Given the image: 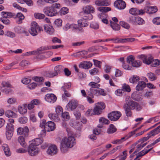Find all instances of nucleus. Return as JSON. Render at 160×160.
I'll return each instance as SVG.
<instances>
[{"label":"nucleus","mask_w":160,"mask_h":160,"mask_svg":"<svg viewBox=\"0 0 160 160\" xmlns=\"http://www.w3.org/2000/svg\"><path fill=\"white\" fill-rule=\"evenodd\" d=\"M76 141L74 138L72 136H69L68 137H65L62 139L60 148L62 153L66 152L68 148H71L75 145Z\"/></svg>","instance_id":"nucleus-1"},{"label":"nucleus","mask_w":160,"mask_h":160,"mask_svg":"<svg viewBox=\"0 0 160 160\" xmlns=\"http://www.w3.org/2000/svg\"><path fill=\"white\" fill-rule=\"evenodd\" d=\"M65 31L68 30L69 29L71 28L72 30L75 31L78 33H82L84 32V30L81 27H79L76 24H70L69 23L66 24L63 28Z\"/></svg>","instance_id":"nucleus-2"},{"label":"nucleus","mask_w":160,"mask_h":160,"mask_svg":"<svg viewBox=\"0 0 160 160\" xmlns=\"http://www.w3.org/2000/svg\"><path fill=\"white\" fill-rule=\"evenodd\" d=\"M41 28L38 25L37 23L35 22H32L30 28L28 31L33 36H36L38 33V31H41Z\"/></svg>","instance_id":"nucleus-3"},{"label":"nucleus","mask_w":160,"mask_h":160,"mask_svg":"<svg viewBox=\"0 0 160 160\" xmlns=\"http://www.w3.org/2000/svg\"><path fill=\"white\" fill-rule=\"evenodd\" d=\"M88 96L92 98L93 97V95L97 96L99 95L105 96L106 95L104 90L101 88L98 89H92V88H91L90 89V91H88Z\"/></svg>","instance_id":"nucleus-4"},{"label":"nucleus","mask_w":160,"mask_h":160,"mask_svg":"<svg viewBox=\"0 0 160 160\" xmlns=\"http://www.w3.org/2000/svg\"><path fill=\"white\" fill-rule=\"evenodd\" d=\"M43 12L46 15L49 17L55 16L58 14L57 10L51 6L45 7L43 9Z\"/></svg>","instance_id":"nucleus-5"},{"label":"nucleus","mask_w":160,"mask_h":160,"mask_svg":"<svg viewBox=\"0 0 160 160\" xmlns=\"http://www.w3.org/2000/svg\"><path fill=\"white\" fill-rule=\"evenodd\" d=\"M105 107V104L102 102H98L95 104V107L93 109L95 115L100 114L102 112V110Z\"/></svg>","instance_id":"nucleus-6"},{"label":"nucleus","mask_w":160,"mask_h":160,"mask_svg":"<svg viewBox=\"0 0 160 160\" xmlns=\"http://www.w3.org/2000/svg\"><path fill=\"white\" fill-rule=\"evenodd\" d=\"M28 152L30 156H34L38 153L39 149L36 146L30 143L28 148Z\"/></svg>","instance_id":"nucleus-7"},{"label":"nucleus","mask_w":160,"mask_h":160,"mask_svg":"<svg viewBox=\"0 0 160 160\" xmlns=\"http://www.w3.org/2000/svg\"><path fill=\"white\" fill-rule=\"evenodd\" d=\"M64 69V67L62 65L56 66L54 69L53 72H50L48 73L49 76L50 77H53L58 75V73L62 72Z\"/></svg>","instance_id":"nucleus-8"},{"label":"nucleus","mask_w":160,"mask_h":160,"mask_svg":"<svg viewBox=\"0 0 160 160\" xmlns=\"http://www.w3.org/2000/svg\"><path fill=\"white\" fill-rule=\"evenodd\" d=\"M121 112L118 111H114L109 113L108 115V118L111 120L116 121L121 116Z\"/></svg>","instance_id":"nucleus-9"},{"label":"nucleus","mask_w":160,"mask_h":160,"mask_svg":"<svg viewBox=\"0 0 160 160\" xmlns=\"http://www.w3.org/2000/svg\"><path fill=\"white\" fill-rule=\"evenodd\" d=\"M138 57V58L141 59L144 63L148 65L151 64L153 61V58L150 55L146 56L144 55H141Z\"/></svg>","instance_id":"nucleus-10"},{"label":"nucleus","mask_w":160,"mask_h":160,"mask_svg":"<svg viewBox=\"0 0 160 160\" xmlns=\"http://www.w3.org/2000/svg\"><path fill=\"white\" fill-rule=\"evenodd\" d=\"M78 102L77 100L72 99L69 101L66 106L67 109L72 111L75 109L78 106Z\"/></svg>","instance_id":"nucleus-11"},{"label":"nucleus","mask_w":160,"mask_h":160,"mask_svg":"<svg viewBox=\"0 0 160 160\" xmlns=\"http://www.w3.org/2000/svg\"><path fill=\"white\" fill-rule=\"evenodd\" d=\"M2 87L1 89L2 91L6 94H8L11 92L10 88L11 85L9 82H3L2 83Z\"/></svg>","instance_id":"nucleus-12"},{"label":"nucleus","mask_w":160,"mask_h":160,"mask_svg":"<svg viewBox=\"0 0 160 160\" xmlns=\"http://www.w3.org/2000/svg\"><path fill=\"white\" fill-rule=\"evenodd\" d=\"M17 132L18 134H23L25 137H27L28 135V133L29 130L27 127H25L23 128L21 127L18 128L17 129Z\"/></svg>","instance_id":"nucleus-13"},{"label":"nucleus","mask_w":160,"mask_h":160,"mask_svg":"<svg viewBox=\"0 0 160 160\" xmlns=\"http://www.w3.org/2000/svg\"><path fill=\"white\" fill-rule=\"evenodd\" d=\"M58 151L57 146L55 145L50 146L47 150V153L51 155H53L56 154Z\"/></svg>","instance_id":"nucleus-14"},{"label":"nucleus","mask_w":160,"mask_h":160,"mask_svg":"<svg viewBox=\"0 0 160 160\" xmlns=\"http://www.w3.org/2000/svg\"><path fill=\"white\" fill-rule=\"evenodd\" d=\"M130 14L134 15H142L145 13V12L142 9L139 10L136 8H132L130 9Z\"/></svg>","instance_id":"nucleus-15"},{"label":"nucleus","mask_w":160,"mask_h":160,"mask_svg":"<svg viewBox=\"0 0 160 160\" xmlns=\"http://www.w3.org/2000/svg\"><path fill=\"white\" fill-rule=\"evenodd\" d=\"M83 12L93 14L95 12V9L93 6L89 5L84 7L82 9Z\"/></svg>","instance_id":"nucleus-16"},{"label":"nucleus","mask_w":160,"mask_h":160,"mask_svg":"<svg viewBox=\"0 0 160 160\" xmlns=\"http://www.w3.org/2000/svg\"><path fill=\"white\" fill-rule=\"evenodd\" d=\"M114 6L119 9H123L126 7V4L124 1L122 0L116 1L114 3Z\"/></svg>","instance_id":"nucleus-17"},{"label":"nucleus","mask_w":160,"mask_h":160,"mask_svg":"<svg viewBox=\"0 0 160 160\" xmlns=\"http://www.w3.org/2000/svg\"><path fill=\"white\" fill-rule=\"evenodd\" d=\"M45 99L48 102L53 103L57 100V97L53 94H47L45 97Z\"/></svg>","instance_id":"nucleus-18"},{"label":"nucleus","mask_w":160,"mask_h":160,"mask_svg":"<svg viewBox=\"0 0 160 160\" xmlns=\"http://www.w3.org/2000/svg\"><path fill=\"white\" fill-rule=\"evenodd\" d=\"M95 4L97 6H108L110 3L108 0H96L95 1Z\"/></svg>","instance_id":"nucleus-19"},{"label":"nucleus","mask_w":160,"mask_h":160,"mask_svg":"<svg viewBox=\"0 0 160 160\" xmlns=\"http://www.w3.org/2000/svg\"><path fill=\"white\" fill-rule=\"evenodd\" d=\"M145 12L148 13H153L157 11L156 7L146 6L145 7L143 10Z\"/></svg>","instance_id":"nucleus-20"},{"label":"nucleus","mask_w":160,"mask_h":160,"mask_svg":"<svg viewBox=\"0 0 160 160\" xmlns=\"http://www.w3.org/2000/svg\"><path fill=\"white\" fill-rule=\"evenodd\" d=\"M44 30L48 34L51 35L54 32V30L53 27L50 25L45 24L44 26Z\"/></svg>","instance_id":"nucleus-21"},{"label":"nucleus","mask_w":160,"mask_h":160,"mask_svg":"<svg viewBox=\"0 0 160 160\" xmlns=\"http://www.w3.org/2000/svg\"><path fill=\"white\" fill-rule=\"evenodd\" d=\"M14 122V120L13 119H8V122L7 123L6 128V130L14 131V126L12 124Z\"/></svg>","instance_id":"nucleus-22"},{"label":"nucleus","mask_w":160,"mask_h":160,"mask_svg":"<svg viewBox=\"0 0 160 160\" xmlns=\"http://www.w3.org/2000/svg\"><path fill=\"white\" fill-rule=\"evenodd\" d=\"M46 128H47V131H51L54 130L55 129V124L52 121H48L46 123Z\"/></svg>","instance_id":"nucleus-23"},{"label":"nucleus","mask_w":160,"mask_h":160,"mask_svg":"<svg viewBox=\"0 0 160 160\" xmlns=\"http://www.w3.org/2000/svg\"><path fill=\"white\" fill-rule=\"evenodd\" d=\"M27 105L26 104H23L22 106H19L18 110L19 112L22 114H24L27 113Z\"/></svg>","instance_id":"nucleus-24"},{"label":"nucleus","mask_w":160,"mask_h":160,"mask_svg":"<svg viewBox=\"0 0 160 160\" xmlns=\"http://www.w3.org/2000/svg\"><path fill=\"white\" fill-rule=\"evenodd\" d=\"M92 65L90 62H84L80 63L79 67L82 68L88 69L92 67Z\"/></svg>","instance_id":"nucleus-25"},{"label":"nucleus","mask_w":160,"mask_h":160,"mask_svg":"<svg viewBox=\"0 0 160 160\" xmlns=\"http://www.w3.org/2000/svg\"><path fill=\"white\" fill-rule=\"evenodd\" d=\"M2 148L3 149L5 155L7 156H9L11 154V152L8 145L6 144H4L2 146Z\"/></svg>","instance_id":"nucleus-26"},{"label":"nucleus","mask_w":160,"mask_h":160,"mask_svg":"<svg viewBox=\"0 0 160 160\" xmlns=\"http://www.w3.org/2000/svg\"><path fill=\"white\" fill-rule=\"evenodd\" d=\"M39 103V101L37 99H35L32 100L29 104L27 107L29 110L33 109L34 107V105L38 104Z\"/></svg>","instance_id":"nucleus-27"},{"label":"nucleus","mask_w":160,"mask_h":160,"mask_svg":"<svg viewBox=\"0 0 160 160\" xmlns=\"http://www.w3.org/2000/svg\"><path fill=\"white\" fill-rule=\"evenodd\" d=\"M146 84L144 81H140L136 86V90L138 91L142 90L146 87Z\"/></svg>","instance_id":"nucleus-28"},{"label":"nucleus","mask_w":160,"mask_h":160,"mask_svg":"<svg viewBox=\"0 0 160 160\" xmlns=\"http://www.w3.org/2000/svg\"><path fill=\"white\" fill-rule=\"evenodd\" d=\"M78 25L79 27H81L82 28V27H87L88 24V22L86 21V20L84 19L83 18L78 20Z\"/></svg>","instance_id":"nucleus-29"},{"label":"nucleus","mask_w":160,"mask_h":160,"mask_svg":"<svg viewBox=\"0 0 160 160\" xmlns=\"http://www.w3.org/2000/svg\"><path fill=\"white\" fill-rule=\"evenodd\" d=\"M5 114V115L8 118H16L17 117L16 114L10 110H8L6 111Z\"/></svg>","instance_id":"nucleus-30"},{"label":"nucleus","mask_w":160,"mask_h":160,"mask_svg":"<svg viewBox=\"0 0 160 160\" xmlns=\"http://www.w3.org/2000/svg\"><path fill=\"white\" fill-rule=\"evenodd\" d=\"M14 18L18 20L19 23L22 22V20L24 18V16L21 13L19 12L17 13L16 15H14Z\"/></svg>","instance_id":"nucleus-31"},{"label":"nucleus","mask_w":160,"mask_h":160,"mask_svg":"<svg viewBox=\"0 0 160 160\" xmlns=\"http://www.w3.org/2000/svg\"><path fill=\"white\" fill-rule=\"evenodd\" d=\"M97 9L98 11L101 12H102V13H106L111 10V8H110L106 7H98V8Z\"/></svg>","instance_id":"nucleus-32"},{"label":"nucleus","mask_w":160,"mask_h":160,"mask_svg":"<svg viewBox=\"0 0 160 160\" xmlns=\"http://www.w3.org/2000/svg\"><path fill=\"white\" fill-rule=\"evenodd\" d=\"M132 98L135 100H139L141 99V96L139 93L137 92H134L132 94Z\"/></svg>","instance_id":"nucleus-33"},{"label":"nucleus","mask_w":160,"mask_h":160,"mask_svg":"<svg viewBox=\"0 0 160 160\" xmlns=\"http://www.w3.org/2000/svg\"><path fill=\"white\" fill-rule=\"evenodd\" d=\"M139 80V78L138 76L134 75L129 79V81L130 83L135 84L138 82Z\"/></svg>","instance_id":"nucleus-34"},{"label":"nucleus","mask_w":160,"mask_h":160,"mask_svg":"<svg viewBox=\"0 0 160 160\" xmlns=\"http://www.w3.org/2000/svg\"><path fill=\"white\" fill-rule=\"evenodd\" d=\"M89 86H91V87L89 89V90H87V93L88 94V91H90V89L91 88L92 89H95V88H99L100 86V85L94 82H91L89 83Z\"/></svg>","instance_id":"nucleus-35"},{"label":"nucleus","mask_w":160,"mask_h":160,"mask_svg":"<svg viewBox=\"0 0 160 160\" xmlns=\"http://www.w3.org/2000/svg\"><path fill=\"white\" fill-rule=\"evenodd\" d=\"M117 129L115 126L112 124L109 125V127L107 130V132L109 134L112 133L116 131Z\"/></svg>","instance_id":"nucleus-36"},{"label":"nucleus","mask_w":160,"mask_h":160,"mask_svg":"<svg viewBox=\"0 0 160 160\" xmlns=\"http://www.w3.org/2000/svg\"><path fill=\"white\" fill-rule=\"evenodd\" d=\"M82 18L86 20H90L93 18V16L92 14L86 13L83 12Z\"/></svg>","instance_id":"nucleus-37"},{"label":"nucleus","mask_w":160,"mask_h":160,"mask_svg":"<svg viewBox=\"0 0 160 160\" xmlns=\"http://www.w3.org/2000/svg\"><path fill=\"white\" fill-rule=\"evenodd\" d=\"M123 108L126 116L128 117H131L132 115L131 109H130L127 105H124Z\"/></svg>","instance_id":"nucleus-38"},{"label":"nucleus","mask_w":160,"mask_h":160,"mask_svg":"<svg viewBox=\"0 0 160 160\" xmlns=\"http://www.w3.org/2000/svg\"><path fill=\"white\" fill-rule=\"evenodd\" d=\"M18 141L22 147L24 148L26 147V144L25 142L24 138L22 136L19 137L18 138Z\"/></svg>","instance_id":"nucleus-39"},{"label":"nucleus","mask_w":160,"mask_h":160,"mask_svg":"<svg viewBox=\"0 0 160 160\" xmlns=\"http://www.w3.org/2000/svg\"><path fill=\"white\" fill-rule=\"evenodd\" d=\"M48 117L52 120L55 122H58L59 120V118L55 114L50 113L48 115Z\"/></svg>","instance_id":"nucleus-40"},{"label":"nucleus","mask_w":160,"mask_h":160,"mask_svg":"<svg viewBox=\"0 0 160 160\" xmlns=\"http://www.w3.org/2000/svg\"><path fill=\"white\" fill-rule=\"evenodd\" d=\"M110 22L111 26L113 30H119L120 29V27L118 24L113 22L112 21H111Z\"/></svg>","instance_id":"nucleus-41"},{"label":"nucleus","mask_w":160,"mask_h":160,"mask_svg":"<svg viewBox=\"0 0 160 160\" xmlns=\"http://www.w3.org/2000/svg\"><path fill=\"white\" fill-rule=\"evenodd\" d=\"M43 142L42 140L39 138H37L34 140L33 141H32V142L31 143V144H34V145L36 146L37 147L41 144Z\"/></svg>","instance_id":"nucleus-42"},{"label":"nucleus","mask_w":160,"mask_h":160,"mask_svg":"<svg viewBox=\"0 0 160 160\" xmlns=\"http://www.w3.org/2000/svg\"><path fill=\"white\" fill-rule=\"evenodd\" d=\"M139 144H138L137 145L136 148L137 149L134 152L133 154L135 153L136 152H138L140 150H141L142 148L145 146L147 144V142H146L145 143L140 142Z\"/></svg>","instance_id":"nucleus-43"},{"label":"nucleus","mask_w":160,"mask_h":160,"mask_svg":"<svg viewBox=\"0 0 160 160\" xmlns=\"http://www.w3.org/2000/svg\"><path fill=\"white\" fill-rule=\"evenodd\" d=\"M147 76L149 80L152 81L155 80L157 78L156 75L151 72L148 73Z\"/></svg>","instance_id":"nucleus-44"},{"label":"nucleus","mask_w":160,"mask_h":160,"mask_svg":"<svg viewBox=\"0 0 160 160\" xmlns=\"http://www.w3.org/2000/svg\"><path fill=\"white\" fill-rule=\"evenodd\" d=\"M127 139V138H126L125 137H124L120 139H116L114 140L112 142V143L114 144H120Z\"/></svg>","instance_id":"nucleus-45"},{"label":"nucleus","mask_w":160,"mask_h":160,"mask_svg":"<svg viewBox=\"0 0 160 160\" xmlns=\"http://www.w3.org/2000/svg\"><path fill=\"white\" fill-rule=\"evenodd\" d=\"M136 102L131 101L129 102L128 104L125 105H127L130 109L133 110L135 108V105H136Z\"/></svg>","instance_id":"nucleus-46"},{"label":"nucleus","mask_w":160,"mask_h":160,"mask_svg":"<svg viewBox=\"0 0 160 160\" xmlns=\"http://www.w3.org/2000/svg\"><path fill=\"white\" fill-rule=\"evenodd\" d=\"M13 131L6 130V136L8 140H10L11 139L13 135Z\"/></svg>","instance_id":"nucleus-47"},{"label":"nucleus","mask_w":160,"mask_h":160,"mask_svg":"<svg viewBox=\"0 0 160 160\" xmlns=\"http://www.w3.org/2000/svg\"><path fill=\"white\" fill-rule=\"evenodd\" d=\"M160 65V61L158 59L153 60L152 62L151 66L153 67H156Z\"/></svg>","instance_id":"nucleus-48"},{"label":"nucleus","mask_w":160,"mask_h":160,"mask_svg":"<svg viewBox=\"0 0 160 160\" xmlns=\"http://www.w3.org/2000/svg\"><path fill=\"white\" fill-rule=\"evenodd\" d=\"M61 116L63 119L66 121L68 120L70 118L69 114L68 112H63L61 115Z\"/></svg>","instance_id":"nucleus-49"},{"label":"nucleus","mask_w":160,"mask_h":160,"mask_svg":"<svg viewBox=\"0 0 160 160\" xmlns=\"http://www.w3.org/2000/svg\"><path fill=\"white\" fill-rule=\"evenodd\" d=\"M142 63L140 61L134 60L132 65L133 67L137 68L140 67Z\"/></svg>","instance_id":"nucleus-50"},{"label":"nucleus","mask_w":160,"mask_h":160,"mask_svg":"<svg viewBox=\"0 0 160 160\" xmlns=\"http://www.w3.org/2000/svg\"><path fill=\"white\" fill-rule=\"evenodd\" d=\"M99 122L100 123L108 124L109 123V121L104 118L102 117L99 119Z\"/></svg>","instance_id":"nucleus-51"},{"label":"nucleus","mask_w":160,"mask_h":160,"mask_svg":"<svg viewBox=\"0 0 160 160\" xmlns=\"http://www.w3.org/2000/svg\"><path fill=\"white\" fill-rule=\"evenodd\" d=\"M90 27L91 28L94 29H97L99 28L98 24L95 22H92L90 24Z\"/></svg>","instance_id":"nucleus-52"},{"label":"nucleus","mask_w":160,"mask_h":160,"mask_svg":"<svg viewBox=\"0 0 160 160\" xmlns=\"http://www.w3.org/2000/svg\"><path fill=\"white\" fill-rule=\"evenodd\" d=\"M159 133V131H158V128H157L154 130L151 131L148 133L150 136L151 137L152 136H155V135L158 134Z\"/></svg>","instance_id":"nucleus-53"},{"label":"nucleus","mask_w":160,"mask_h":160,"mask_svg":"<svg viewBox=\"0 0 160 160\" xmlns=\"http://www.w3.org/2000/svg\"><path fill=\"white\" fill-rule=\"evenodd\" d=\"M145 23L144 20L141 18L137 17L136 22L135 24L142 25L144 24Z\"/></svg>","instance_id":"nucleus-54"},{"label":"nucleus","mask_w":160,"mask_h":160,"mask_svg":"<svg viewBox=\"0 0 160 160\" xmlns=\"http://www.w3.org/2000/svg\"><path fill=\"white\" fill-rule=\"evenodd\" d=\"M150 136L149 135V133H148L147 134V136L144 137L143 138L140 139L138 141V142H142L144 143V142L147 140H148L149 138H151Z\"/></svg>","instance_id":"nucleus-55"},{"label":"nucleus","mask_w":160,"mask_h":160,"mask_svg":"<svg viewBox=\"0 0 160 160\" xmlns=\"http://www.w3.org/2000/svg\"><path fill=\"white\" fill-rule=\"evenodd\" d=\"M39 49L40 50L37 51L38 52V54L41 53L42 51L51 49H52V48L51 46H45L41 47Z\"/></svg>","instance_id":"nucleus-56"},{"label":"nucleus","mask_w":160,"mask_h":160,"mask_svg":"<svg viewBox=\"0 0 160 160\" xmlns=\"http://www.w3.org/2000/svg\"><path fill=\"white\" fill-rule=\"evenodd\" d=\"M35 18L38 19H42L45 17L44 14L40 13H35L34 14Z\"/></svg>","instance_id":"nucleus-57"},{"label":"nucleus","mask_w":160,"mask_h":160,"mask_svg":"<svg viewBox=\"0 0 160 160\" xmlns=\"http://www.w3.org/2000/svg\"><path fill=\"white\" fill-rule=\"evenodd\" d=\"M63 109L60 106H58L56 108V112L58 115H60L63 113Z\"/></svg>","instance_id":"nucleus-58"},{"label":"nucleus","mask_w":160,"mask_h":160,"mask_svg":"<svg viewBox=\"0 0 160 160\" xmlns=\"http://www.w3.org/2000/svg\"><path fill=\"white\" fill-rule=\"evenodd\" d=\"M123 90L129 92L131 91V89L130 86L128 84L125 83L122 86Z\"/></svg>","instance_id":"nucleus-59"},{"label":"nucleus","mask_w":160,"mask_h":160,"mask_svg":"<svg viewBox=\"0 0 160 160\" xmlns=\"http://www.w3.org/2000/svg\"><path fill=\"white\" fill-rule=\"evenodd\" d=\"M159 120V118L158 117L151 118L149 119L147 121V123H150L152 121L154 122H156Z\"/></svg>","instance_id":"nucleus-60"},{"label":"nucleus","mask_w":160,"mask_h":160,"mask_svg":"<svg viewBox=\"0 0 160 160\" xmlns=\"http://www.w3.org/2000/svg\"><path fill=\"white\" fill-rule=\"evenodd\" d=\"M54 23L57 26L60 27L62 25V21L61 19L58 18L55 21Z\"/></svg>","instance_id":"nucleus-61"},{"label":"nucleus","mask_w":160,"mask_h":160,"mask_svg":"<svg viewBox=\"0 0 160 160\" xmlns=\"http://www.w3.org/2000/svg\"><path fill=\"white\" fill-rule=\"evenodd\" d=\"M134 60V57L132 55L128 57L127 58V62L130 64H132Z\"/></svg>","instance_id":"nucleus-62"},{"label":"nucleus","mask_w":160,"mask_h":160,"mask_svg":"<svg viewBox=\"0 0 160 160\" xmlns=\"http://www.w3.org/2000/svg\"><path fill=\"white\" fill-rule=\"evenodd\" d=\"M64 92V94L62 95V98L63 100L65 99L66 98V97H69L70 96L71 94L70 93L67 91L65 90L64 89L63 90Z\"/></svg>","instance_id":"nucleus-63"},{"label":"nucleus","mask_w":160,"mask_h":160,"mask_svg":"<svg viewBox=\"0 0 160 160\" xmlns=\"http://www.w3.org/2000/svg\"><path fill=\"white\" fill-rule=\"evenodd\" d=\"M153 23L156 25H160V17H156L152 20Z\"/></svg>","instance_id":"nucleus-64"}]
</instances>
